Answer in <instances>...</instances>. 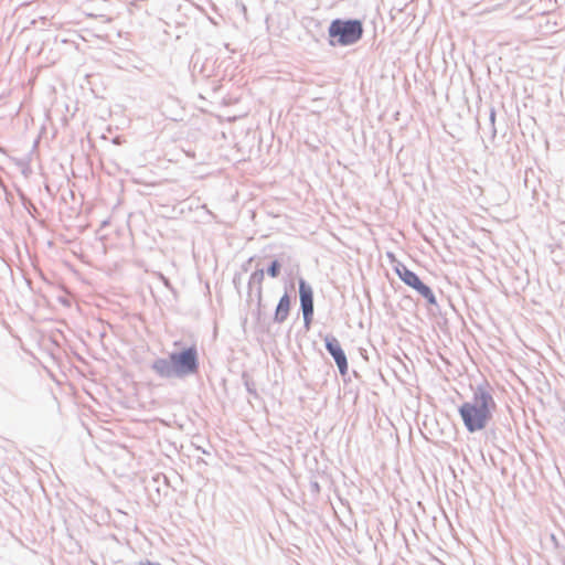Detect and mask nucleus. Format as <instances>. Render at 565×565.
I'll use <instances>...</instances> for the list:
<instances>
[{
  "label": "nucleus",
  "instance_id": "obj_1",
  "mask_svg": "<svg viewBox=\"0 0 565 565\" xmlns=\"http://www.w3.org/2000/svg\"><path fill=\"white\" fill-rule=\"evenodd\" d=\"M494 407L495 403L492 395L479 386L473 392L472 399L459 407V414L467 430L475 433L483 429L488 425Z\"/></svg>",
  "mask_w": 565,
  "mask_h": 565
},
{
  "label": "nucleus",
  "instance_id": "obj_2",
  "mask_svg": "<svg viewBox=\"0 0 565 565\" xmlns=\"http://www.w3.org/2000/svg\"><path fill=\"white\" fill-rule=\"evenodd\" d=\"M329 36L337 39V43L347 46L356 43L363 34V26L359 20L335 19L329 26Z\"/></svg>",
  "mask_w": 565,
  "mask_h": 565
},
{
  "label": "nucleus",
  "instance_id": "obj_3",
  "mask_svg": "<svg viewBox=\"0 0 565 565\" xmlns=\"http://www.w3.org/2000/svg\"><path fill=\"white\" fill-rule=\"evenodd\" d=\"M177 377L194 374L199 369L198 351L194 347L170 354Z\"/></svg>",
  "mask_w": 565,
  "mask_h": 565
},
{
  "label": "nucleus",
  "instance_id": "obj_4",
  "mask_svg": "<svg viewBox=\"0 0 565 565\" xmlns=\"http://www.w3.org/2000/svg\"><path fill=\"white\" fill-rule=\"evenodd\" d=\"M399 278L409 287L414 288L420 296H423L429 303L435 305L436 298L433 290L425 285L419 277L406 266L401 265L396 268Z\"/></svg>",
  "mask_w": 565,
  "mask_h": 565
},
{
  "label": "nucleus",
  "instance_id": "obj_5",
  "mask_svg": "<svg viewBox=\"0 0 565 565\" xmlns=\"http://www.w3.org/2000/svg\"><path fill=\"white\" fill-rule=\"evenodd\" d=\"M300 307L306 328H309L313 317V291L305 279H299Z\"/></svg>",
  "mask_w": 565,
  "mask_h": 565
},
{
  "label": "nucleus",
  "instance_id": "obj_6",
  "mask_svg": "<svg viewBox=\"0 0 565 565\" xmlns=\"http://www.w3.org/2000/svg\"><path fill=\"white\" fill-rule=\"evenodd\" d=\"M326 349L334 359V362L342 375L348 371V361L344 351L341 348L339 340L334 337L327 335L324 338Z\"/></svg>",
  "mask_w": 565,
  "mask_h": 565
},
{
  "label": "nucleus",
  "instance_id": "obj_7",
  "mask_svg": "<svg viewBox=\"0 0 565 565\" xmlns=\"http://www.w3.org/2000/svg\"><path fill=\"white\" fill-rule=\"evenodd\" d=\"M151 369L160 377H163V379L177 377V373H175V370H174V366H173L170 355L168 359L160 358V359L154 360L151 364Z\"/></svg>",
  "mask_w": 565,
  "mask_h": 565
},
{
  "label": "nucleus",
  "instance_id": "obj_8",
  "mask_svg": "<svg viewBox=\"0 0 565 565\" xmlns=\"http://www.w3.org/2000/svg\"><path fill=\"white\" fill-rule=\"evenodd\" d=\"M290 309V297L286 292L280 299L275 310L274 320L277 323L284 322L289 313Z\"/></svg>",
  "mask_w": 565,
  "mask_h": 565
},
{
  "label": "nucleus",
  "instance_id": "obj_9",
  "mask_svg": "<svg viewBox=\"0 0 565 565\" xmlns=\"http://www.w3.org/2000/svg\"><path fill=\"white\" fill-rule=\"evenodd\" d=\"M264 279V270L263 269H257L256 271H254L249 278V285L252 284H262Z\"/></svg>",
  "mask_w": 565,
  "mask_h": 565
},
{
  "label": "nucleus",
  "instance_id": "obj_10",
  "mask_svg": "<svg viewBox=\"0 0 565 565\" xmlns=\"http://www.w3.org/2000/svg\"><path fill=\"white\" fill-rule=\"evenodd\" d=\"M279 269H280V264L277 262V260H274L270 266L268 267L267 269V274L273 277V278H276L279 274Z\"/></svg>",
  "mask_w": 565,
  "mask_h": 565
},
{
  "label": "nucleus",
  "instance_id": "obj_11",
  "mask_svg": "<svg viewBox=\"0 0 565 565\" xmlns=\"http://www.w3.org/2000/svg\"><path fill=\"white\" fill-rule=\"evenodd\" d=\"M139 565H161V564L146 561V562H141Z\"/></svg>",
  "mask_w": 565,
  "mask_h": 565
},
{
  "label": "nucleus",
  "instance_id": "obj_12",
  "mask_svg": "<svg viewBox=\"0 0 565 565\" xmlns=\"http://www.w3.org/2000/svg\"><path fill=\"white\" fill-rule=\"evenodd\" d=\"M490 119H491L492 122L494 121V111L493 110L490 114Z\"/></svg>",
  "mask_w": 565,
  "mask_h": 565
}]
</instances>
